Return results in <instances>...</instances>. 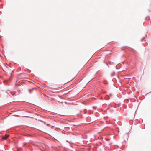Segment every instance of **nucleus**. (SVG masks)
Listing matches in <instances>:
<instances>
[{"label":"nucleus","mask_w":151,"mask_h":151,"mask_svg":"<svg viewBox=\"0 0 151 151\" xmlns=\"http://www.w3.org/2000/svg\"><path fill=\"white\" fill-rule=\"evenodd\" d=\"M9 136V135L6 134L5 136H2V139L5 140Z\"/></svg>","instance_id":"obj_1"}]
</instances>
